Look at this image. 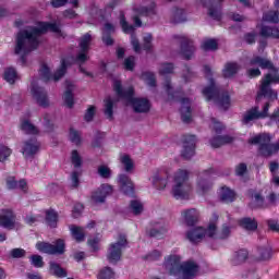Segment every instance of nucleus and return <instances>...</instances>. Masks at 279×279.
Returning <instances> with one entry per match:
<instances>
[{
  "mask_svg": "<svg viewBox=\"0 0 279 279\" xmlns=\"http://www.w3.org/2000/svg\"><path fill=\"white\" fill-rule=\"evenodd\" d=\"M47 32H53V34L63 36L58 24L45 22H38L36 27L29 26L17 33L15 53L16 56H21L23 64H25V56L38 48V45H40V35Z\"/></svg>",
  "mask_w": 279,
  "mask_h": 279,
  "instance_id": "obj_1",
  "label": "nucleus"
},
{
  "mask_svg": "<svg viewBox=\"0 0 279 279\" xmlns=\"http://www.w3.org/2000/svg\"><path fill=\"white\" fill-rule=\"evenodd\" d=\"M251 63L257 64L258 66H260V69H267L268 71H271V73L266 74L265 77L262 80L260 90L257 95V101H259L260 97H266L270 101H276V99H278V93L274 92V89H271V87L269 86L274 83L278 84V70H276L271 61L263 57L253 58Z\"/></svg>",
  "mask_w": 279,
  "mask_h": 279,
  "instance_id": "obj_2",
  "label": "nucleus"
},
{
  "mask_svg": "<svg viewBox=\"0 0 279 279\" xmlns=\"http://www.w3.org/2000/svg\"><path fill=\"white\" fill-rule=\"evenodd\" d=\"M113 89L119 99H123V101L133 106L135 112H149L151 104H149L147 98H134V87H123V85H121V81H114Z\"/></svg>",
  "mask_w": 279,
  "mask_h": 279,
  "instance_id": "obj_3",
  "label": "nucleus"
},
{
  "mask_svg": "<svg viewBox=\"0 0 279 279\" xmlns=\"http://www.w3.org/2000/svg\"><path fill=\"white\" fill-rule=\"evenodd\" d=\"M165 265L170 276H178V274H181V279H193L199 271V266H197L195 262L180 264V256L178 255L168 257Z\"/></svg>",
  "mask_w": 279,
  "mask_h": 279,
  "instance_id": "obj_4",
  "label": "nucleus"
},
{
  "mask_svg": "<svg viewBox=\"0 0 279 279\" xmlns=\"http://www.w3.org/2000/svg\"><path fill=\"white\" fill-rule=\"evenodd\" d=\"M191 172L186 169H179L173 175L172 195L177 199H191L193 197V185L189 182Z\"/></svg>",
  "mask_w": 279,
  "mask_h": 279,
  "instance_id": "obj_5",
  "label": "nucleus"
},
{
  "mask_svg": "<svg viewBox=\"0 0 279 279\" xmlns=\"http://www.w3.org/2000/svg\"><path fill=\"white\" fill-rule=\"evenodd\" d=\"M204 72L209 80V86L203 89V95L207 101H214L222 110H228L230 108V95L228 93H220L217 86H215V81L210 77V68L208 65L204 66Z\"/></svg>",
  "mask_w": 279,
  "mask_h": 279,
  "instance_id": "obj_6",
  "label": "nucleus"
},
{
  "mask_svg": "<svg viewBox=\"0 0 279 279\" xmlns=\"http://www.w3.org/2000/svg\"><path fill=\"white\" fill-rule=\"evenodd\" d=\"M248 143H251V145H259V154H262V156L269 157L279 151V141L271 144V135L267 133L251 137Z\"/></svg>",
  "mask_w": 279,
  "mask_h": 279,
  "instance_id": "obj_7",
  "label": "nucleus"
},
{
  "mask_svg": "<svg viewBox=\"0 0 279 279\" xmlns=\"http://www.w3.org/2000/svg\"><path fill=\"white\" fill-rule=\"evenodd\" d=\"M217 217H214L208 226L207 229H204L202 227L195 228L192 231L187 232V239L191 241V243H199L203 239H206L208 236L209 239H213L217 235Z\"/></svg>",
  "mask_w": 279,
  "mask_h": 279,
  "instance_id": "obj_8",
  "label": "nucleus"
},
{
  "mask_svg": "<svg viewBox=\"0 0 279 279\" xmlns=\"http://www.w3.org/2000/svg\"><path fill=\"white\" fill-rule=\"evenodd\" d=\"M36 247L38 252H43V254H62L66 247L64 244V240L59 239L54 242V244H51L49 242H38L36 244Z\"/></svg>",
  "mask_w": 279,
  "mask_h": 279,
  "instance_id": "obj_9",
  "label": "nucleus"
},
{
  "mask_svg": "<svg viewBox=\"0 0 279 279\" xmlns=\"http://www.w3.org/2000/svg\"><path fill=\"white\" fill-rule=\"evenodd\" d=\"M169 175H171L169 168H161L150 179L153 186L158 191H165L169 184Z\"/></svg>",
  "mask_w": 279,
  "mask_h": 279,
  "instance_id": "obj_10",
  "label": "nucleus"
},
{
  "mask_svg": "<svg viewBox=\"0 0 279 279\" xmlns=\"http://www.w3.org/2000/svg\"><path fill=\"white\" fill-rule=\"evenodd\" d=\"M64 73H66V60L64 59L61 61V66L54 73V75H51V72L49 71V66H47V64H41V68L39 70V74L41 75L45 82H49V80H53L54 82H58L60 77H63Z\"/></svg>",
  "mask_w": 279,
  "mask_h": 279,
  "instance_id": "obj_11",
  "label": "nucleus"
},
{
  "mask_svg": "<svg viewBox=\"0 0 279 279\" xmlns=\"http://www.w3.org/2000/svg\"><path fill=\"white\" fill-rule=\"evenodd\" d=\"M120 25L124 34H131V45L135 53H141V43H138V38H136L134 35V26L128 24V21H125V14L123 12L120 13Z\"/></svg>",
  "mask_w": 279,
  "mask_h": 279,
  "instance_id": "obj_12",
  "label": "nucleus"
},
{
  "mask_svg": "<svg viewBox=\"0 0 279 279\" xmlns=\"http://www.w3.org/2000/svg\"><path fill=\"white\" fill-rule=\"evenodd\" d=\"M147 5V2H143V4H135L133 12L135 14V16L133 17V21L135 23V27H141V25H143V23L141 22V19H138V16H151V14H155V8L156 4L150 3L149 8L145 7Z\"/></svg>",
  "mask_w": 279,
  "mask_h": 279,
  "instance_id": "obj_13",
  "label": "nucleus"
},
{
  "mask_svg": "<svg viewBox=\"0 0 279 279\" xmlns=\"http://www.w3.org/2000/svg\"><path fill=\"white\" fill-rule=\"evenodd\" d=\"M221 1L223 0H199V3L208 9V14L214 21H221Z\"/></svg>",
  "mask_w": 279,
  "mask_h": 279,
  "instance_id": "obj_14",
  "label": "nucleus"
},
{
  "mask_svg": "<svg viewBox=\"0 0 279 279\" xmlns=\"http://www.w3.org/2000/svg\"><path fill=\"white\" fill-rule=\"evenodd\" d=\"M213 173H215V170L210 169L199 174L196 185V193H198V195H206V193L210 191V178H213Z\"/></svg>",
  "mask_w": 279,
  "mask_h": 279,
  "instance_id": "obj_15",
  "label": "nucleus"
},
{
  "mask_svg": "<svg viewBox=\"0 0 279 279\" xmlns=\"http://www.w3.org/2000/svg\"><path fill=\"white\" fill-rule=\"evenodd\" d=\"M128 244V240L125 235H120L118 243L111 244L108 252V260L109 263H117L121 260V247H125Z\"/></svg>",
  "mask_w": 279,
  "mask_h": 279,
  "instance_id": "obj_16",
  "label": "nucleus"
},
{
  "mask_svg": "<svg viewBox=\"0 0 279 279\" xmlns=\"http://www.w3.org/2000/svg\"><path fill=\"white\" fill-rule=\"evenodd\" d=\"M90 43H93V36H90L88 33L81 37L80 52L76 57L77 62H86V60H88V51L90 50Z\"/></svg>",
  "mask_w": 279,
  "mask_h": 279,
  "instance_id": "obj_17",
  "label": "nucleus"
},
{
  "mask_svg": "<svg viewBox=\"0 0 279 279\" xmlns=\"http://www.w3.org/2000/svg\"><path fill=\"white\" fill-rule=\"evenodd\" d=\"M269 108H271V102H266L263 110L259 111L258 107H253L246 111L245 121H256L258 119H267L269 117Z\"/></svg>",
  "mask_w": 279,
  "mask_h": 279,
  "instance_id": "obj_18",
  "label": "nucleus"
},
{
  "mask_svg": "<svg viewBox=\"0 0 279 279\" xmlns=\"http://www.w3.org/2000/svg\"><path fill=\"white\" fill-rule=\"evenodd\" d=\"M175 38L181 45V53L184 59L191 60V58H193V53H195V46H193V41L184 35H178Z\"/></svg>",
  "mask_w": 279,
  "mask_h": 279,
  "instance_id": "obj_19",
  "label": "nucleus"
},
{
  "mask_svg": "<svg viewBox=\"0 0 279 279\" xmlns=\"http://www.w3.org/2000/svg\"><path fill=\"white\" fill-rule=\"evenodd\" d=\"M197 140L195 135H187L183 138V149L181 151V156L189 160L195 156V143Z\"/></svg>",
  "mask_w": 279,
  "mask_h": 279,
  "instance_id": "obj_20",
  "label": "nucleus"
},
{
  "mask_svg": "<svg viewBox=\"0 0 279 279\" xmlns=\"http://www.w3.org/2000/svg\"><path fill=\"white\" fill-rule=\"evenodd\" d=\"M31 93L34 99H36L38 106H41L43 108H47V106H49V98L47 97V92H45L43 87L33 84Z\"/></svg>",
  "mask_w": 279,
  "mask_h": 279,
  "instance_id": "obj_21",
  "label": "nucleus"
},
{
  "mask_svg": "<svg viewBox=\"0 0 279 279\" xmlns=\"http://www.w3.org/2000/svg\"><path fill=\"white\" fill-rule=\"evenodd\" d=\"M112 193V186L102 184L97 191L92 194V202L94 204H104L106 197Z\"/></svg>",
  "mask_w": 279,
  "mask_h": 279,
  "instance_id": "obj_22",
  "label": "nucleus"
},
{
  "mask_svg": "<svg viewBox=\"0 0 279 279\" xmlns=\"http://www.w3.org/2000/svg\"><path fill=\"white\" fill-rule=\"evenodd\" d=\"M271 258V247L269 246H263L258 247L253 256L246 255V260H255V263H260L263 260H269Z\"/></svg>",
  "mask_w": 279,
  "mask_h": 279,
  "instance_id": "obj_23",
  "label": "nucleus"
},
{
  "mask_svg": "<svg viewBox=\"0 0 279 279\" xmlns=\"http://www.w3.org/2000/svg\"><path fill=\"white\" fill-rule=\"evenodd\" d=\"M38 149H40V144H38V141H36V138L24 142L22 145V154L23 156H25V158H32L34 154L38 153Z\"/></svg>",
  "mask_w": 279,
  "mask_h": 279,
  "instance_id": "obj_24",
  "label": "nucleus"
},
{
  "mask_svg": "<svg viewBox=\"0 0 279 279\" xmlns=\"http://www.w3.org/2000/svg\"><path fill=\"white\" fill-rule=\"evenodd\" d=\"M0 227L5 228V230H14L16 228V216L12 211L0 215Z\"/></svg>",
  "mask_w": 279,
  "mask_h": 279,
  "instance_id": "obj_25",
  "label": "nucleus"
},
{
  "mask_svg": "<svg viewBox=\"0 0 279 279\" xmlns=\"http://www.w3.org/2000/svg\"><path fill=\"white\" fill-rule=\"evenodd\" d=\"M218 197L220 202L225 204H230L236 199V193L228 186H222L218 191Z\"/></svg>",
  "mask_w": 279,
  "mask_h": 279,
  "instance_id": "obj_26",
  "label": "nucleus"
},
{
  "mask_svg": "<svg viewBox=\"0 0 279 279\" xmlns=\"http://www.w3.org/2000/svg\"><path fill=\"white\" fill-rule=\"evenodd\" d=\"M119 184L124 195H134V183H132V180H130V177L125 174H121L119 177Z\"/></svg>",
  "mask_w": 279,
  "mask_h": 279,
  "instance_id": "obj_27",
  "label": "nucleus"
},
{
  "mask_svg": "<svg viewBox=\"0 0 279 279\" xmlns=\"http://www.w3.org/2000/svg\"><path fill=\"white\" fill-rule=\"evenodd\" d=\"M181 117L184 123H191V100H189L187 98L181 99Z\"/></svg>",
  "mask_w": 279,
  "mask_h": 279,
  "instance_id": "obj_28",
  "label": "nucleus"
},
{
  "mask_svg": "<svg viewBox=\"0 0 279 279\" xmlns=\"http://www.w3.org/2000/svg\"><path fill=\"white\" fill-rule=\"evenodd\" d=\"M73 90H75V85H73L72 82L66 81L65 82V93L63 95L64 104L68 106V108H73Z\"/></svg>",
  "mask_w": 279,
  "mask_h": 279,
  "instance_id": "obj_29",
  "label": "nucleus"
},
{
  "mask_svg": "<svg viewBox=\"0 0 279 279\" xmlns=\"http://www.w3.org/2000/svg\"><path fill=\"white\" fill-rule=\"evenodd\" d=\"M230 143H234V137L230 135L216 136L210 140V145L214 148L221 147L223 145H230Z\"/></svg>",
  "mask_w": 279,
  "mask_h": 279,
  "instance_id": "obj_30",
  "label": "nucleus"
},
{
  "mask_svg": "<svg viewBox=\"0 0 279 279\" xmlns=\"http://www.w3.org/2000/svg\"><path fill=\"white\" fill-rule=\"evenodd\" d=\"M7 186L8 189H21V191L25 193L27 191V181L21 180L20 182H16V179L10 177L7 179Z\"/></svg>",
  "mask_w": 279,
  "mask_h": 279,
  "instance_id": "obj_31",
  "label": "nucleus"
},
{
  "mask_svg": "<svg viewBox=\"0 0 279 279\" xmlns=\"http://www.w3.org/2000/svg\"><path fill=\"white\" fill-rule=\"evenodd\" d=\"M114 32V25L107 23L105 24V27L102 29V40L105 45H112L113 40L112 37H110V34H113Z\"/></svg>",
  "mask_w": 279,
  "mask_h": 279,
  "instance_id": "obj_32",
  "label": "nucleus"
},
{
  "mask_svg": "<svg viewBox=\"0 0 279 279\" xmlns=\"http://www.w3.org/2000/svg\"><path fill=\"white\" fill-rule=\"evenodd\" d=\"M275 8L279 10V0L275 1ZM263 21H267L268 23H278L279 11H269L268 13H265L263 16Z\"/></svg>",
  "mask_w": 279,
  "mask_h": 279,
  "instance_id": "obj_33",
  "label": "nucleus"
},
{
  "mask_svg": "<svg viewBox=\"0 0 279 279\" xmlns=\"http://www.w3.org/2000/svg\"><path fill=\"white\" fill-rule=\"evenodd\" d=\"M260 36H263L264 38H278L279 39V29L269 27V26H262Z\"/></svg>",
  "mask_w": 279,
  "mask_h": 279,
  "instance_id": "obj_34",
  "label": "nucleus"
},
{
  "mask_svg": "<svg viewBox=\"0 0 279 279\" xmlns=\"http://www.w3.org/2000/svg\"><path fill=\"white\" fill-rule=\"evenodd\" d=\"M70 231H71L73 239H75V241H77V243L84 241V229H82V227L71 225Z\"/></svg>",
  "mask_w": 279,
  "mask_h": 279,
  "instance_id": "obj_35",
  "label": "nucleus"
},
{
  "mask_svg": "<svg viewBox=\"0 0 279 279\" xmlns=\"http://www.w3.org/2000/svg\"><path fill=\"white\" fill-rule=\"evenodd\" d=\"M239 71V64L236 63H227L225 65V69L222 71V75L225 77H232Z\"/></svg>",
  "mask_w": 279,
  "mask_h": 279,
  "instance_id": "obj_36",
  "label": "nucleus"
},
{
  "mask_svg": "<svg viewBox=\"0 0 279 279\" xmlns=\"http://www.w3.org/2000/svg\"><path fill=\"white\" fill-rule=\"evenodd\" d=\"M50 271L58 278H66V270L56 263L50 264Z\"/></svg>",
  "mask_w": 279,
  "mask_h": 279,
  "instance_id": "obj_37",
  "label": "nucleus"
},
{
  "mask_svg": "<svg viewBox=\"0 0 279 279\" xmlns=\"http://www.w3.org/2000/svg\"><path fill=\"white\" fill-rule=\"evenodd\" d=\"M21 128L26 134H38V129L34 126V124L28 122V120H23L21 123Z\"/></svg>",
  "mask_w": 279,
  "mask_h": 279,
  "instance_id": "obj_38",
  "label": "nucleus"
},
{
  "mask_svg": "<svg viewBox=\"0 0 279 279\" xmlns=\"http://www.w3.org/2000/svg\"><path fill=\"white\" fill-rule=\"evenodd\" d=\"M17 77H19V75H16V70H14V68H8L4 71V80L9 84H14V82H16Z\"/></svg>",
  "mask_w": 279,
  "mask_h": 279,
  "instance_id": "obj_39",
  "label": "nucleus"
},
{
  "mask_svg": "<svg viewBox=\"0 0 279 279\" xmlns=\"http://www.w3.org/2000/svg\"><path fill=\"white\" fill-rule=\"evenodd\" d=\"M46 221L50 228H56L58 223V214L53 210H49L46 214Z\"/></svg>",
  "mask_w": 279,
  "mask_h": 279,
  "instance_id": "obj_40",
  "label": "nucleus"
},
{
  "mask_svg": "<svg viewBox=\"0 0 279 279\" xmlns=\"http://www.w3.org/2000/svg\"><path fill=\"white\" fill-rule=\"evenodd\" d=\"M12 156V149L3 144L0 145V162H5Z\"/></svg>",
  "mask_w": 279,
  "mask_h": 279,
  "instance_id": "obj_41",
  "label": "nucleus"
},
{
  "mask_svg": "<svg viewBox=\"0 0 279 279\" xmlns=\"http://www.w3.org/2000/svg\"><path fill=\"white\" fill-rule=\"evenodd\" d=\"M121 163L123 165L125 171L130 172L134 169V161L128 155H123L120 158Z\"/></svg>",
  "mask_w": 279,
  "mask_h": 279,
  "instance_id": "obj_42",
  "label": "nucleus"
},
{
  "mask_svg": "<svg viewBox=\"0 0 279 279\" xmlns=\"http://www.w3.org/2000/svg\"><path fill=\"white\" fill-rule=\"evenodd\" d=\"M163 86L166 88V92L170 97H172V99H178V97L182 95V92L180 90L173 92V87H171V82H169V80H166Z\"/></svg>",
  "mask_w": 279,
  "mask_h": 279,
  "instance_id": "obj_43",
  "label": "nucleus"
},
{
  "mask_svg": "<svg viewBox=\"0 0 279 279\" xmlns=\"http://www.w3.org/2000/svg\"><path fill=\"white\" fill-rule=\"evenodd\" d=\"M114 106V100L108 97L105 99V114L108 119H112V108Z\"/></svg>",
  "mask_w": 279,
  "mask_h": 279,
  "instance_id": "obj_44",
  "label": "nucleus"
},
{
  "mask_svg": "<svg viewBox=\"0 0 279 279\" xmlns=\"http://www.w3.org/2000/svg\"><path fill=\"white\" fill-rule=\"evenodd\" d=\"M202 47L205 51H215V49L218 47V44L215 39H205L202 44Z\"/></svg>",
  "mask_w": 279,
  "mask_h": 279,
  "instance_id": "obj_45",
  "label": "nucleus"
},
{
  "mask_svg": "<svg viewBox=\"0 0 279 279\" xmlns=\"http://www.w3.org/2000/svg\"><path fill=\"white\" fill-rule=\"evenodd\" d=\"M186 226H195L199 221V216L191 214V211L184 213Z\"/></svg>",
  "mask_w": 279,
  "mask_h": 279,
  "instance_id": "obj_46",
  "label": "nucleus"
},
{
  "mask_svg": "<svg viewBox=\"0 0 279 279\" xmlns=\"http://www.w3.org/2000/svg\"><path fill=\"white\" fill-rule=\"evenodd\" d=\"M142 80H144L148 86H156V75L151 72H144L142 74Z\"/></svg>",
  "mask_w": 279,
  "mask_h": 279,
  "instance_id": "obj_47",
  "label": "nucleus"
},
{
  "mask_svg": "<svg viewBox=\"0 0 279 279\" xmlns=\"http://www.w3.org/2000/svg\"><path fill=\"white\" fill-rule=\"evenodd\" d=\"M173 73V64L171 63H163L159 68V75L166 77V75H170Z\"/></svg>",
  "mask_w": 279,
  "mask_h": 279,
  "instance_id": "obj_48",
  "label": "nucleus"
},
{
  "mask_svg": "<svg viewBox=\"0 0 279 279\" xmlns=\"http://www.w3.org/2000/svg\"><path fill=\"white\" fill-rule=\"evenodd\" d=\"M151 40H153L151 34H149V33L144 34V36H143V49L145 51H150Z\"/></svg>",
  "mask_w": 279,
  "mask_h": 279,
  "instance_id": "obj_49",
  "label": "nucleus"
},
{
  "mask_svg": "<svg viewBox=\"0 0 279 279\" xmlns=\"http://www.w3.org/2000/svg\"><path fill=\"white\" fill-rule=\"evenodd\" d=\"M186 21V12L182 9H177L174 12V23H184Z\"/></svg>",
  "mask_w": 279,
  "mask_h": 279,
  "instance_id": "obj_50",
  "label": "nucleus"
},
{
  "mask_svg": "<svg viewBox=\"0 0 279 279\" xmlns=\"http://www.w3.org/2000/svg\"><path fill=\"white\" fill-rule=\"evenodd\" d=\"M258 228V222L252 218H245V230L254 232Z\"/></svg>",
  "mask_w": 279,
  "mask_h": 279,
  "instance_id": "obj_51",
  "label": "nucleus"
},
{
  "mask_svg": "<svg viewBox=\"0 0 279 279\" xmlns=\"http://www.w3.org/2000/svg\"><path fill=\"white\" fill-rule=\"evenodd\" d=\"M114 278V274L112 272V269L109 267H106L105 269L100 270L98 274V279H112Z\"/></svg>",
  "mask_w": 279,
  "mask_h": 279,
  "instance_id": "obj_52",
  "label": "nucleus"
},
{
  "mask_svg": "<svg viewBox=\"0 0 279 279\" xmlns=\"http://www.w3.org/2000/svg\"><path fill=\"white\" fill-rule=\"evenodd\" d=\"M71 162L74 167H82V157L77 150H73L71 155Z\"/></svg>",
  "mask_w": 279,
  "mask_h": 279,
  "instance_id": "obj_53",
  "label": "nucleus"
},
{
  "mask_svg": "<svg viewBox=\"0 0 279 279\" xmlns=\"http://www.w3.org/2000/svg\"><path fill=\"white\" fill-rule=\"evenodd\" d=\"M70 182H71L70 186L72 189H77V186H80V172L77 171L72 172Z\"/></svg>",
  "mask_w": 279,
  "mask_h": 279,
  "instance_id": "obj_54",
  "label": "nucleus"
},
{
  "mask_svg": "<svg viewBox=\"0 0 279 279\" xmlns=\"http://www.w3.org/2000/svg\"><path fill=\"white\" fill-rule=\"evenodd\" d=\"M98 175L100 178H110L112 175V171L108 168V166H100L98 167Z\"/></svg>",
  "mask_w": 279,
  "mask_h": 279,
  "instance_id": "obj_55",
  "label": "nucleus"
},
{
  "mask_svg": "<svg viewBox=\"0 0 279 279\" xmlns=\"http://www.w3.org/2000/svg\"><path fill=\"white\" fill-rule=\"evenodd\" d=\"M70 141L74 143V145H80L82 137L80 136V132L71 129L70 130Z\"/></svg>",
  "mask_w": 279,
  "mask_h": 279,
  "instance_id": "obj_56",
  "label": "nucleus"
},
{
  "mask_svg": "<svg viewBox=\"0 0 279 279\" xmlns=\"http://www.w3.org/2000/svg\"><path fill=\"white\" fill-rule=\"evenodd\" d=\"M130 208L131 210H143V208H145V205L143 204V202H141V199H133L130 203Z\"/></svg>",
  "mask_w": 279,
  "mask_h": 279,
  "instance_id": "obj_57",
  "label": "nucleus"
},
{
  "mask_svg": "<svg viewBox=\"0 0 279 279\" xmlns=\"http://www.w3.org/2000/svg\"><path fill=\"white\" fill-rule=\"evenodd\" d=\"M210 128L213 130H215L216 134H219V132H221V130H223V124L221 122L217 121V119L213 118Z\"/></svg>",
  "mask_w": 279,
  "mask_h": 279,
  "instance_id": "obj_58",
  "label": "nucleus"
},
{
  "mask_svg": "<svg viewBox=\"0 0 279 279\" xmlns=\"http://www.w3.org/2000/svg\"><path fill=\"white\" fill-rule=\"evenodd\" d=\"M26 252L23 248H13L10 252V255L12 258H23L25 256Z\"/></svg>",
  "mask_w": 279,
  "mask_h": 279,
  "instance_id": "obj_59",
  "label": "nucleus"
},
{
  "mask_svg": "<svg viewBox=\"0 0 279 279\" xmlns=\"http://www.w3.org/2000/svg\"><path fill=\"white\" fill-rule=\"evenodd\" d=\"M32 260V265H34V267H43V265H45V262H43V256L40 255H33L31 257Z\"/></svg>",
  "mask_w": 279,
  "mask_h": 279,
  "instance_id": "obj_60",
  "label": "nucleus"
},
{
  "mask_svg": "<svg viewBox=\"0 0 279 279\" xmlns=\"http://www.w3.org/2000/svg\"><path fill=\"white\" fill-rule=\"evenodd\" d=\"M101 239L99 236L93 238L88 240V245L94 250V252H97L99 250V242Z\"/></svg>",
  "mask_w": 279,
  "mask_h": 279,
  "instance_id": "obj_61",
  "label": "nucleus"
},
{
  "mask_svg": "<svg viewBox=\"0 0 279 279\" xmlns=\"http://www.w3.org/2000/svg\"><path fill=\"white\" fill-rule=\"evenodd\" d=\"M124 69H126V71L134 69V57H129L124 60Z\"/></svg>",
  "mask_w": 279,
  "mask_h": 279,
  "instance_id": "obj_62",
  "label": "nucleus"
},
{
  "mask_svg": "<svg viewBox=\"0 0 279 279\" xmlns=\"http://www.w3.org/2000/svg\"><path fill=\"white\" fill-rule=\"evenodd\" d=\"M230 227L229 226H223L220 233H219V239H228L230 236Z\"/></svg>",
  "mask_w": 279,
  "mask_h": 279,
  "instance_id": "obj_63",
  "label": "nucleus"
},
{
  "mask_svg": "<svg viewBox=\"0 0 279 279\" xmlns=\"http://www.w3.org/2000/svg\"><path fill=\"white\" fill-rule=\"evenodd\" d=\"M268 227L274 232H279V222L277 220H268Z\"/></svg>",
  "mask_w": 279,
  "mask_h": 279,
  "instance_id": "obj_64",
  "label": "nucleus"
}]
</instances>
